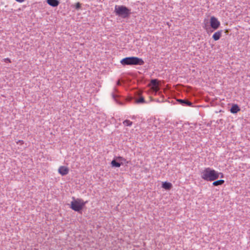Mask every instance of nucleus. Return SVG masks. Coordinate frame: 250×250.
Instances as JSON below:
<instances>
[{"label": "nucleus", "instance_id": "1", "mask_svg": "<svg viewBox=\"0 0 250 250\" xmlns=\"http://www.w3.org/2000/svg\"><path fill=\"white\" fill-rule=\"evenodd\" d=\"M221 175L220 178L223 177V174L222 173L218 172L214 169L210 167L206 168L201 172V178L207 181H213L217 179Z\"/></svg>", "mask_w": 250, "mask_h": 250}, {"label": "nucleus", "instance_id": "10", "mask_svg": "<svg viewBox=\"0 0 250 250\" xmlns=\"http://www.w3.org/2000/svg\"><path fill=\"white\" fill-rule=\"evenodd\" d=\"M162 187L166 190H169L172 188V185L170 183L165 182L163 183Z\"/></svg>", "mask_w": 250, "mask_h": 250}, {"label": "nucleus", "instance_id": "4", "mask_svg": "<svg viewBox=\"0 0 250 250\" xmlns=\"http://www.w3.org/2000/svg\"><path fill=\"white\" fill-rule=\"evenodd\" d=\"M73 199L74 200L71 202V208L78 212H82V210L87 202H84L82 199H75L74 197H73Z\"/></svg>", "mask_w": 250, "mask_h": 250}, {"label": "nucleus", "instance_id": "16", "mask_svg": "<svg viewBox=\"0 0 250 250\" xmlns=\"http://www.w3.org/2000/svg\"><path fill=\"white\" fill-rule=\"evenodd\" d=\"M81 7V4L80 2H77L75 5V8L76 9H79Z\"/></svg>", "mask_w": 250, "mask_h": 250}, {"label": "nucleus", "instance_id": "7", "mask_svg": "<svg viewBox=\"0 0 250 250\" xmlns=\"http://www.w3.org/2000/svg\"><path fill=\"white\" fill-rule=\"evenodd\" d=\"M59 173L62 176L67 175L69 172V168L65 166H61L58 169Z\"/></svg>", "mask_w": 250, "mask_h": 250}, {"label": "nucleus", "instance_id": "13", "mask_svg": "<svg viewBox=\"0 0 250 250\" xmlns=\"http://www.w3.org/2000/svg\"><path fill=\"white\" fill-rule=\"evenodd\" d=\"M225 181L223 180H219L217 181H215L213 182L212 185L214 186H218L219 185H222L224 183Z\"/></svg>", "mask_w": 250, "mask_h": 250}, {"label": "nucleus", "instance_id": "25", "mask_svg": "<svg viewBox=\"0 0 250 250\" xmlns=\"http://www.w3.org/2000/svg\"><path fill=\"white\" fill-rule=\"evenodd\" d=\"M122 157H119V159H122Z\"/></svg>", "mask_w": 250, "mask_h": 250}, {"label": "nucleus", "instance_id": "19", "mask_svg": "<svg viewBox=\"0 0 250 250\" xmlns=\"http://www.w3.org/2000/svg\"><path fill=\"white\" fill-rule=\"evenodd\" d=\"M240 110L239 107L238 106V105L236 104H235V113H236L237 112H238V111H239Z\"/></svg>", "mask_w": 250, "mask_h": 250}, {"label": "nucleus", "instance_id": "23", "mask_svg": "<svg viewBox=\"0 0 250 250\" xmlns=\"http://www.w3.org/2000/svg\"><path fill=\"white\" fill-rule=\"evenodd\" d=\"M16 0L19 2H22L24 1L25 0Z\"/></svg>", "mask_w": 250, "mask_h": 250}, {"label": "nucleus", "instance_id": "24", "mask_svg": "<svg viewBox=\"0 0 250 250\" xmlns=\"http://www.w3.org/2000/svg\"><path fill=\"white\" fill-rule=\"evenodd\" d=\"M206 27V25H205V26L204 27V28H205L206 30H208V28Z\"/></svg>", "mask_w": 250, "mask_h": 250}, {"label": "nucleus", "instance_id": "17", "mask_svg": "<svg viewBox=\"0 0 250 250\" xmlns=\"http://www.w3.org/2000/svg\"><path fill=\"white\" fill-rule=\"evenodd\" d=\"M230 111L232 113H234V104H232Z\"/></svg>", "mask_w": 250, "mask_h": 250}, {"label": "nucleus", "instance_id": "18", "mask_svg": "<svg viewBox=\"0 0 250 250\" xmlns=\"http://www.w3.org/2000/svg\"><path fill=\"white\" fill-rule=\"evenodd\" d=\"M112 98L117 102L116 98L118 97V96L114 93H112Z\"/></svg>", "mask_w": 250, "mask_h": 250}, {"label": "nucleus", "instance_id": "8", "mask_svg": "<svg viewBox=\"0 0 250 250\" xmlns=\"http://www.w3.org/2000/svg\"><path fill=\"white\" fill-rule=\"evenodd\" d=\"M46 2L53 7H57L60 4L58 0H46Z\"/></svg>", "mask_w": 250, "mask_h": 250}, {"label": "nucleus", "instance_id": "15", "mask_svg": "<svg viewBox=\"0 0 250 250\" xmlns=\"http://www.w3.org/2000/svg\"><path fill=\"white\" fill-rule=\"evenodd\" d=\"M123 124L125 126H131L132 125V122L128 120H125L123 122Z\"/></svg>", "mask_w": 250, "mask_h": 250}, {"label": "nucleus", "instance_id": "6", "mask_svg": "<svg viewBox=\"0 0 250 250\" xmlns=\"http://www.w3.org/2000/svg\"><path fill=\"white\" fill-rule=\"evenodd\" d=\"M177 102L183 106H193V103L187 99H178Z\"/></svg>", "mask_w": 250, "mask_h": 250}, {"label": "nucleus", "instance_id": "3", "mask_svg": "<svg viewBox=\"0 0 250 250\" xmlns=\"http://www.w3.org/2000/svg\"><path fill=\"white\" fill-rule=\"evenodd\" d=\"M114 13L123 19H128L131 14V10L124 5H115Z\"/></svg>", "mask_w": 250, "mask_h": 250}, {"label": "nucleus", "instance_id": "5", "mask_svg": "<svg viewBox=\"0 0 250 250\" xmlns=\"http://www.w3.org/2000/svg\"><path fill=\"white\" fill-rule=\"evenodd\" d=\"M210 27L212 29L210 31L212 32L213 31L217 30L220 26V22L218 19L214 16L211 17L210 19Z\"/></svg>", "mask_w": 250, "mask_h": 250}, {"label": "nucleus", "instance_id": "21", "mask_svg": "<svg viewBox=\"0 0 250 250\" xmlns=\"http://www.w3.org/2000/svg\"><path fill=\"white\" fill-rule=\"evenodd\" d=\"M133 99V97H129L127 98V101H132V100Z\"/></svg>", "mask_w": 250, "mask_h": 250}, {"label": "nucleus", "instance_id": "11", "mask_svg": "<svg viewBox=\"0 0 250 250\" xmlns=\"http://www.w3.org/2000/svg\"><path fill=\"white\" fill-rule=\"evenodd\" d=\"M111 164L113 167H119L121 166L122 163L117 162L116 160H113Z\"/></svg>", "mask_w": 250, "mask_h": 250}, {"label": "nucleus", "instance_id": "20", "mask_svg": "<svg viewBox=\"0 0 250 250\" xmlns=\"http://www.w3.org/2000/svg\"><path fill=\"white\" fill-rule=\"evenodd\" d=\"M5 62H11V60L9 58H6L4 59Z\"/></svg>", "mask_w": 250, "mask_h": 250}, {"label": "nucleus", "instance_id": "9", "mask_svg": "<svg viewBox=\"0 0 250 250\" xmlns=\"http://www.w3.org/2000/svg\"><path fill=\"white\" fill-rule=\"evenodd\" d=\"M222 32V30H219L216 32L212 36V38L213 39V40L215 41L219 40L220 37H221Z\"/></svg>", "mask_w": 250, "mask_h": 250}, {"label": "nucleus", "instance_id": "22", "mask_svg": "<svg viewBox=\"0 0 250 250\" xmlns=\"http://www.w3.org/2000/svg\"><path fill=\"white\" fill-rule=\"evenodd\" d=\"M121 84V82L120 80H118L117 82V85H120Z\"/></svg>", "mask_w": 250, "mask_h": 250}, {"label": "nucleus", "instance_id": "14", "mask_svg": "<svg viewBox=\"0 0 250 250\" xmlns=\"http://www.w3.org/2000/svg\"><path fill=\"white\" fill-rule=\"evenodd\" d=\"M158 81L157 79H152L150 81L151 84L154 86L157 87V85L158 84Z\"/></svg>", "mask_w": 250, "mask_h": 250}, {"label": "nucleus", "instance_id": "2", "mask_svg": "<svg viewBox=\"0 0 250 250\" xmlns=\"http://www.w3.org/2000/svg\"><path fill=\"white\" fill-rule=\"evenodd\" d=\"M121 63L123 65H142L145 63V62L141 58L136 57H130L123 59L121 61Z\"/></svg>", "mask_w": 250, "mask_h": 250}, {"label": "nucleus", "instance_id": "12", "mask_svg": "<svg viewBox=\"0 0 250 250\" xmlns=\"http://www.w3.org/2000/svg\"><path fill=\"white\" fill-rule=\"evenodd\" d=\"M134 102L136 104H143L146 103L144 98L142 96L140 97L139 99H135Z\"/></svg>", "mask_w": 250, "mask_h": 250}]
</instances>
